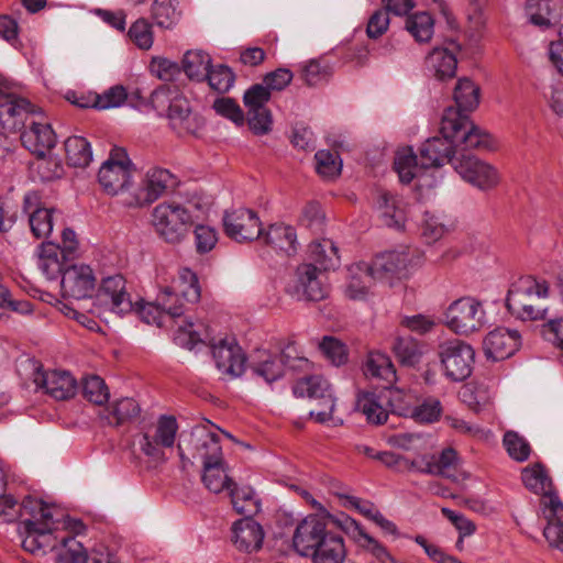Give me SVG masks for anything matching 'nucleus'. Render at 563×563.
I'll return each instance as SVG.
<instances>
[{
	"label": "nucleus",
	"instance_id": "f257e3e1",
	"mask_svg": "<svg viewBox=\"0 0 563 563\" xmlns=\"http://www.w3.org/2000/svg\"><path fill=\"white\" fill-rule=\"evenodd\" d=\"M22 509L30 516L21 521L20 534L23 536L22 548L35 555H44L47 550L58 548L57 563H87L89 556L81 542L74 537L54 534L58 530L57 510L42 500L27 496L22 501Z\"/></svg>",
	"mask_w": 563,
	"mask_h": 563
},
{
	"label": "nucleus",
	"instance_id": "f03ea898",
	"mask_svg": "<svg viewBox=\"0 0 563 563\" xmlns=\"http://www.w3.org/2000/svg\"><path fill=\"white\" fill-rule=\"evenodd\" d=\"M453 135L441 133V136L428 139L420 147L419 161L411 147L399 150L396 153L394 168L404 184H409L420 170L430 167H440L445 163L453 166L457 157Z\"/></svg>",
	"mask_w": 563,
	"mask_h": 563
},
{
	"label": "nucleus",
	"instance_id": "7ed1b4c3",
	"mask_svg": "<svg viewBox=\"0 0 563 563\" xmlns=\"http://www.w3.org/2000/svg\"><path fill=\"white\" fill-rule=\"evenodd\" d=\"M548 296L549 284L545 280H539L531 275L521 276L510 285L505 305L516 318L543 320L548 312L544 306Z\"/></svg>",
	"mask_w": 563,
	"mask_h": 563
},
{
	"label": "nucleus",
	"instance_id": "20e7f679",
	"mask_svg": "<svg viewBox=\"0 0 563 563\" xmlns=\"http://www.w3.org/2000/svg\"><path fill=\"white\" fill-rule=\"evenodd\" d=\"M151 104L157 112L166 111L170 128L179 135L197 134L203 119L192 112L189 100L177 89L161 86L151 92Z\"/></svg>",
	"mask_w": 563,
	"mask_h": 563
},
{
	"label": "nucleus",
	"instance_id": "39448f33",
	"mask_svg": "<svg viewBox=\"0 0 563 563\" xmlns=\"http://www.w3.org/2000/svg\"><path fill=\"white\" fill-rule=\"evenodd\" d=\"M440 133L453 135L459 156L466 154L465 152L470 150H490L493 147L492 136L476 126L467 114H461L453 107L444 110Z\"/></svg>",
	"mask_w": 563,
	"mask_h": 563
},
{
	"label": "nucleus",
	"instance_id": "423d86ee",
	"mask_svg": "<svg viewBox=\"0 0 563 563\" xmlns=\"http://www.w3.org/2000/svg\"><path fill=\"white\" fill-rule=\"evenodd\" d=\"M211 428L218 429L207 421L194 427L189 434H181L178 452L184 466L186 463L192 464V460H200L205 465L223 459L220 438Z\"/></svg>",
	"mask_w": 563,
	"mask_h": 563
},
{
	"label": "nucleus",
	"instance_id": "0eeeda50",
	"mask_svg": "<svg viewBox=\"0 0 563 563\" xmlns=\"http://www.w3.org/2000/svg\"><path fill=\"white\" fill-rule=\"evenodd\" d=\"M201 297V288L197 275L189 268L178 269L170 285L164 286L158 292V302L170 311V318L185 314L189 306L197 303Z\"/></svg>",
	"mask_w": 563,
	"mask_h": 563
},
{
	"label": "nucleus",
	"instance_id": "6e6552de",
	"mask_svg": "<svg viewBox=\"0 0 563 563\" xmlns=\"http://www.w3.org/2000/svg\"><path fill=\"white\" fill-rule=\"evenodd\" d=\"M134 169L125 148L114 146L99 169L98 181L104 192L111 196L120 195L121 200L124 195L133 194L129 191V187Z\"/></svg>",
	"mask_w": 563,
	"mask_h": 563
},
{
	"label": "nucleus",
	"instance_id": "1a4fd4ad",
	"mask_svg": "<svg viewBox=\"0 0 563 563\" xmlns=\"http://www.w3.org/2000/svg\"><path fill=\"white\" fill-rule=\"evenodd\" d=\"M156 233L168 243L180 242L194 224L190 211L177 202H162L152 213Z\"/></svg>",
	"mask_w": 563,
	"mask_h": 563
},
{
	"label": "nucleus",
	"instance_id": "9d476101",
	"mask_svg": "<svg viewBox=\"0 0 563 563\" xmlns=\"http://www.w3.org/2000/svg\"><path fill=\"white\" fill-rule=\"evenodd\" d=\"M438 356L444 376L451 382L466 379L473 371L475 351L460 339L444 341L438 345Z\"/></svg>",
	"mask_w": 563,
	"mask_h": 563
},
{
	"label": "nucleus",
	"instance_id": "9b49d317",
	"mask_svg": "<svg viewBox=\"0 0 563 563\" xmlns=\"http://www.w3.org/2000/svg\"><path fill=\"white\" fill-rule=\"evenodd\" d=\"M177 186L178 179L174 174L168 169L154 167L146 173L144 187L136 188L133 194L124 195L121 203L129 208L148 206Z\"/></svg>",
	"mask_w": 563,
	"mask_h": 563
},
{
	"label": "nucleus",
	"instance_id": "f8f14e48",
	"mask_svg": "<svg viewBox=\"0 0 563 563\" xmlns=\"http://www.w3.org/2000/svg\"><path fill=\"white\" fill-rule=\"evenodd\" d=\"M308 365L307 358L291 356L288 351L272 353L266 350H257L252 356L250 369L255 376L272 384L284 376L286 368L296 369Z\"/></svg>",
	"mask_w": 563,
	"mask_h": 563
},
{
	"label": "nucleus",
	"instance_id": "ddd939ff",
	"mask_svg": "<svg viewBox=\"0 0 563 563\" xmlns=\"http://www.w3.org/2000/svg\"><path fill=\"white\" fill-rule=\"evenodd\" d=\"M298 397H308L317 401V408L310 411L318 422H325L332 418L335 398L328 380L321 375L306 376L297 380L292 387Z\"/></svg>",
	"mask_w": 563,
	"mask_h": 563
},
{
	"label": "nucleus",
	"instance_id": "4468645a",
	"mask_svg": "<svg viewBox=\"0 0 563 563\" xmlns=\"http://www.w3.org/2000/svg\"><path fill=\"white\" fill-rule=\"evenodd\" d=\"M446 325L457 334H470L482 329L485 310L473 297H462L453 301L445 312Z\"/></svg>",
	"mask_w": 563,
	"mask_h": 563
},
{
	"label": "nucleus",
	"instance_id": "2eb2a0df",
	"mask_svg": "<svg viewBox=\"0 0 563 563\" xmlns=\"http://www.w3.org/2000/svg\"><path fill=\"white\" fill-rule=\"evenodd\" d=\"M38 111L27 99L0 88V125L3 131H21Z\"/></svg>",
	"mask_w": 563,
	"mask_h": 563
},
{
	"label": "nucleus",
	"instance_id": "dca6fc26",
	"mask_svg": "<svg viewBox=\"0 0 563 563\" xmlns=\"http://www.w3.org/2000/svg\"><path fill=\"white\" fill-rule=\"evenodd\" d=\"M222 224L227 236L240 243L260 239L263 234L257 213L246 208L224 211Z\"/></svg>",
	"mask_w": 563,
	"mask_h": 563
},
{
	"label": "nucleus",
	"instance_id": "f3484780",
	"mask_svg": "<svg viewBox=\"0 0 563 563\" xmlns=\"http://www.w3.org/2000/svg\"><path fill=\"white\" fill-rule=\"evenodd\" d=\"M311 263L300 264L296 269V280L286 291L297 300L320 301L328 297L329 289L320 279V272Z\"/></svg>",
	"mask_w": 563,
	"mask_h": 563
},
{
	"label": "nucleus",
	"instance_id": "a211bd4d",
	"mask_svg": "<svg viewBox=\"0 0 563 563\" xmlns=\"http://www.w3.org/2000/svg\"><path fill=\"white\" fill-rule=\"evenodd\" d=\"M20 132L22 145L38 158H43L56 144V134L41 111Z\"/></svg>",
	"mask_w": 563,
	"mask_h": 563
},
{
	"label": "nucleus",
	"instance_id": "6ab92c4d",
	"mask_svg": "<svg viewBox=\"0 0 563 563\" xmlns=\"http://www.w3.org/2000/svg\"><path fill=\"white\" fill-rule=\"evenodd\" d=\"M453 168L464 180L482 190L492 189L499 183L497 169L471 154L457 156Z\"/></svg>",
	"mask_w": 563,
	"mask_h": 563
},
{
	"label": "nucleus",
	"instance_id": "aec40b11",
	"mask_svg": "<svg viewBox=\"0 0 563 563\" xmlns=\"http://www.w3.org/2000/svg\"><path fill=\"white\" fill-rule=\"evenodd\" d=\"M521 479L527 489L536 495H540V506L543 516L553 510V505L563 504L554 489L553 482L548 474L545 466L540 463H533L525 467L521 472Z\"/></svg>",
	"mask_w": 563,
	"mask_h": 563
},
{
	"label": "nucleus",
	"instance_id": "412c9836",
	"mask_svg": "<svg viewBox=\"0 0 563 563\" xmlns=\"http://www.w3.org/2000/svg\"><path fill=\"white\" fill-rule=\"evenodd\" d=\"M412 265L413 253L409 249L380 253L368 264L377 280L389 283L406 277L408 268Z\"/></svg>",
	"mask_w": 563,
	"mask_h": 563
},
{
	"label": "nucleus",
	"instance_id": "4be33fe9",
	"mask_svg": "<svg viewBox=\"0 0 563 563\" xmlns=\"http://www.w3.org/2000/svg\"><path fill=\"white\" fill-rule=\"evenodd\" d=\"M329 532L323 519L317 515L307 516L295 530L294 549L302 556H313Z\"/></svg>",
	"mask_w": 563,
	"mask_h": 563
},
{
	"label": "nucleus",
	"instance_id": "5701e85b",
	"mask_svg": "<svg viewBox=\"0 0 563 563\" xmlns=\"http://www.w3.org/2000/svg\"><path fill=\"white\" fill-rule=\"evenodd\" d=\"M95 287L96 277L88 265L73 264L63 272L60 288L64 297L75 300L90 298Z\"/></svg>",
	"mask_w": 563,
	"mask_h": 563
},
{
	"label": "nucleus",
	"instance_id": "b1692460",
	"mask_svg": "<svg viewBox=\"0 0 563 563\" xmlns=\"http://www.w3.org/2000/svg\"><path fill=\"white\" fill-rule=\"evenodd\" d=\"M97 298L118 314L131 312L134 308L131 296L126 290V280L121 274L103 278Z\"/></svg>",
	"mask_w": 563,
	"mask_h": 563
},
{
	"label": "nucleus",
	"instance_id": "393cba45",
	"mask_svg": "<svg viewBox=\"0 0 563 563\" xmlns=\"http://www.w3.org/2000/svg\"><path fill=\"white\" fill-rule=\"evenodd\" d=\"M178 430L177 420L173 416H162L156 426L155 434L151 437L144 433L140 441L141 451L156 461L163 460L164 452L161 448H172L175 443Z\"/></svg>",
	"mask_w": 563,
	"mask_h": 563
},
{
	"label": "nucleus",
	"instance_id": "a878e982",
	"mask_svg": "<svg viewBox=\"0 0 563 563\" xmlns=\"http://www.w3.org/2000/svg\"><path fill=\"white\" fill-rule=\"evenodd\" d=\"M210 346L217 368L223 375L234 378L243 374L246 357L234 339H222L218 343L210 342Z\"/></svg>",
	"mask_w": 563,
	"mask_h": 563
},
{
	"label": "nucleus",
	"instance_id": "bb28decb",
	"mask_svg": "<svg viewBox=\"0 0 563 563\" xmlns=\"http://www.w3.org/2000/svg\"><path fill=\"white\" fill-rule=\"evenodd\" d=\"M335 523L350 536L363 550L371 553L379 563H398L387 548L378 540L369 536L363 527L353 518L344 516L335 520Z\"/></svg>",
	"mask_w": 563,
	"mask_h": 563
},
{
	"label": "nucleus",
	"instance_id": "cd10ccee",
	"mask_svg": "<svg viewBox=\"0 0 563 563\" xmlns=\"http://www.w3.org/2000/svg\"><path fill=\"white\" fill-rule=\"evenodd\" d=\"M34 383L37 387L44 388L45 393L56 400L73 398L77 391V382L66 371H41L34 374Z\"/></svg>",
	"mask_w": 563,
	"mask_h": 563
},
{
	"label": "nucleus",
	"instance_id": "c85d7f7f",
	"mask_svg": "<svg viewBox=\"0 0 563 563\" xmlns=\"http://www.w3.org/2000/svg\"><path fill=\"white\" fill-rule=\"evenodd\" d=\"M521 344V336L517 330L497 328L484 339V353L487 358L503 361L512 356Z\"/></svg>",
	"mask_w": 563,
	"mask_h": 563
},
{
	"label": "nucleus",
	"instance_id": "c756f323",
	"mask_svg": "<svg viewBox=\"0 0 563 563\" xmlns=\"http://www.w3.org/2000/svg\"><path fill=\"white\" fill-rule=\"evenodd\" d=\"M23 211L29 216L33 235L37 239L47 238L53 230L54 209L42 207L40 195L30 191L24 195Z\"/></svg>",
	"mask_w": 563,
	"mask_h": 563
},
{
	"label": "nucleus",
	"instance_id": "7c9ffc66",
	"mask_svg": "<svg viewBox=\"0 0 563 563\" xmlns=\"http://www.w3.org/2000/svg\"><path fill=\"white\" fill-rule=\"evenodd\" d=\"M234 545L245 552L257 551L262 548L264 531L262 526L252 518L236 521L232 528Z\"/></svg>",
	"mask_w": 563,
	"mask_h": 563
},
{
	"label": "nucleus",
	"instance_id": "2f4dec72",
	"mask_svg": "<svg viewBox=\"0 0 563 563\" xmlns=\"http://www.w3.org/2000/svg\"><path fill=\"white\" fill-rule=\"evenodd\" d=\"M261 238L267 245L288 256L297 252V234L291 225L282 222L271 224Z\"/></svg>",
	"mask_w": 563,
	"mask_h": 563
},
{
	"label": "nucleus",
	"instance_id": "473e14b6",
	"mask_svg": "<svg viewBox=\"0 0 563 563\" xmlns=\"http://www.w3.org/2000/svg\"><path fill=\"white\" fill-rule=\"evenodd\" d=\"M457 452L452 448H446L439 455H431L426 460L424 467L420 468V472L457 481Z\"/></svg>",
	"mask_w": 563,
	"mask_h": 563
},
{
	"label": "nucleus",
	"instance_id": "72a5a7b5",
	"mask_svg": "<svg viewBox=\"0 0 563 563\" xmlns=\"http://www.w3.org/2000/svg\"><path fill=\"white\" fill-rule=\"evenodd\" d=\"M426 66L438 80L444 81L455 76L457 59L449 49L435 47L426 57Z\"/></svg>",
	"mask_w": 563,
	"mask_h": 563
},
{
	"label": "nucleus",
	"instance_id": "f704fd0d",
	"mask_svg": "<svg viewBox=\"0 0 563 563\" xmlns=\"http://www.w3.org/2000/svg\"><path fill=\"white\" fill-rule=\"evenodd\" d=\"M309 260L319 269H334L340 263L338 247L332 240H316L309 245Z\"/></svg>",
	"mask_w": 563,
	"mask_h": 563
},
{
	"label": "nucleus",
	"instance_id": "c9c22d12",
	"mask_svg": "<svg viewBox=\"0 0 563 563\" xmlns=\"http://www.w3.org/2000/svg\"><path fill=\"white\" fill-rule=\"evenodd\" d=\"M375 279L374 274L369 271L368 263L361 262L352 265L345 290L346 296L353 300L363 299Z\"/></svg>",
	"mask_w": 563,
	"mask_h": 563
},
{
	"label": "nucleus",
	"instance_id": "e433bc0d",
	"mask_svg": "<svg viewBox=\"0 0 563 563\" xmlns=\"http://www.w3.org/2000/svg\"><path fill=\"white\" fill-rule=\"evenodd\" d=\"M233 509L245 518H252L260 511L261 503L250 486L239 487L235 482L228 489Z\"/></svg>",
	"mask_w": 563,
	"mask_h": 563
},
{
	"label": "nucleus",
	"instance_id": "4c0bfd02",
	"mask_svg": "<svg viewBox=\"0 0 563 563\" xmlns=\"http://www.w3.org/2000/svg\"><path fill=\"white\" fill-rule=\"evenodd\" d=\"M481 89L470 78H460L454 88L453 98L456 103L454 110L466 114L475 110L479 103Z\"/></svg>",
	"mask_w": 563,
	"mask_h": 563
},
{
	"label": "nucleus",
	"instance_id": "58836bf2",
	"mask_svg": "<svg viewBox=\"0 0 563 563\" xmlns=\"http://www.w3.org/2000/svg\"><path fill=\"white\" fill-rule=\"evenodd\" d=\"M312 558L314 563H343L346 558L343 538L329 532Z\"/></svg>",
	"mask_w": 563,
	"mask_h": 563
},
{
	"label": "nucleus",
	"instance_id": "ea45409f",
	"mask_svg": "<svg viewBox=\"0 0 563 563\" xmlns=\"http://www.w3.org/2000/svg\"><path fill=\"white\" fill-rule=\"evenodd\" d=\"M376 207L385 225L398 229L404 225V211L399 207V200L396 196L387 191H379L376 198Z\"/></svg>",
	"mask_w": 563,
	"mask_h": 563
},
{
	"label": "nucleus",
	"instance_id": "a19ab883",
	"mask_svg": "<svg viewBox=\"0 0 563 563\" xmlns=\"http://www.w3.org/2000/svg\"><path fill=\"white\" fill-rule=\"evenodd\" d=\"M202 482L212 493L219 494L233 486V479L227 474L224 460L214 461L203 465Z\"/></svg>",
	"mask_w": 563,
	"mask_h": 563
},
{
	"label": "nucleus",
	"instance_id": "79ce46f5",
	"mask_svg": "<svg viewBox=\"0 0 563 563\" xmlns=\"http://www.w3.org/2000/svg\"><path fill=\"white\" fill-rule=\"evenodd\" d=\"M59 254V246L52 242L42 243L40 246L38 267L47 279H56L65 271Z\"/></svg>",
	"mask_w": 563,
	"mask_h": 563
},
{
	"label": "nucleus",
	"instance_id": "37998d69",
	"mask_svg": "<svg viewBox=\"0 0 563 563\" xmlns=\"http://www.w3.org/2000/svg\"><path fill=\"white\" fill-rule=\"evenodd\" d=\"M151 16L159 27H174L181 16V11L178 10V0H154L151 7Z\"/></svg>",
	"mask_w": 563,
	"mask_h": 563
},
{
	"label": "nucleus",
	"instance_id": "c03bdc74",
	"mask_svg": "<svg viewBox=\"0 0 563 563\" xmlns=\"http://www.w3.org/2000/svg\"><path fill=\"white\" fill-rule=\"evenodd\" d=\"M67 163L74 167L84 168L92 159L90 143L82 136H69L65 143Z\"/></svg>",
	"mask_w": 563,
	"mask_h": 563
},
{
	"label": "nucleus",
	"instance_id": "a18cd8bd",
	"mask_svg": "<svg viewBox=\"0 0 563 563\" xmlns=\"http://www.w3.org/2000/svg\"><path fill=\"white\" fill-rule=\"evenodd\" d=\"M211 62L210 55L203 51H188L183 58V69L189 79L203 81L212 67Z\"/></svg>",
	"mask_w": 563,
	"mask_h": 563
},
{
	"label": "nucleus",
	"instance_id": "49530a36",
	"mask_svg": "<svg viewBox=\"0 0 563 563\" xmlns=\"http://www.w3.org/2000/svg\"><path fill=\"white\" fill-rule=\"evenodd\" d=\"M364 373L380 378L388 384L396 379V369L389 356L382 352H371L364 366Z\"/></svg>",
	"mask_w": 563,
	"mask_h": 563
},
{
	"label": "nucleus",
	"instance_id": "de8ad7c7",
	"mask_svg": "<svg viewBox=\"0 0 563 563\" xmlns=\"http://www.w3.org/2000/svg\"><path fill=\"white\" fill-rule=\"evenodd\" d=\"M391 350L398 362L405 366L417 365L422 356L419 342L410 335L395 338Z\"/></svg>",
	"mask_w": 563,
	"mask_h": 563
},
{
	"label": "nucleus",
	"instance_id": "09e8293b",
	"mask_svg": "<svg viewBox=\"0 0 563 563\" xmlns=\"http://www.w3.org/2000/svg\"><path fill=\"white\" fill-rule=\"evenodd\" d=\"M547 526L543 536L550 547L563 552V504L556 501L551 512H545Z\"/></svg>",
	"mask_w": 563,
	"mask_h": 563
},
{
	"label": "nucleus",
	"instance_id": "8fccbe9b",
	"mask_svg": "<svg viewBox=\"0 0 563 563\" xmlns=\"http://www.w3.org/2000/svg\"><path fill=\"white\" fill-rule=\"evenodd\" d=\"M356 407L362 411L368 422L383 424L387 421L388 412L383 407L380 396L375 393H362L357 397Z\"/></svg>",
	"mask_w": 563,
	"mask_h": 563
},
{
	"label": "nucleus",
	"instance_id": "3c124183",
	"mask_svg": "<svg viewBox=\"0 0 563 563\" xmlns=\"http://www.w3.org/2000/svg\"><path fill=\"white\" fill-rule=\"evenodd\" d=\"M434 21L428 12H416L406 19L405 27L418 43H428L433 35Z\"/></svg>",
	"mask_w": 563,
	"mask_h": 563
},
{
	"label": "nucleus",
	"instance_id": "603ef678",
	"mask_svg": "<svg viewBox=\"0 0 563 563\" xmlns=\"http://www.w3.org/2000/svg\"><path fill=\"white\" fill-rule=\"evenodd\" d=\"M401 411L405 415H411V418L419 423H433L440 419L443 408L438 398L428 397L421 404L415 405L413 409L402 408Z\"/></svg>",
	"mask_w": 563,
	"mask_h": 563
},
{
	"label": "nucleus",
	"instance_id": "864d4df0",
	"mask_svg": "<svg viewBox=\"0 0 563 563\" xmlns=\"http://www.w3.org/2000/svg\"><path fill=\"white\" fill-rule=\"evenodd\" d=\"M141 412L139 404L133 398H122L113 404L108 417L109 423L121 426L137 418Z\"/></svg>",
	"mask_w": 563,
	"mask_h": 563
},
{
	"label": "nucleus",
	"instance_id": "5fc2aeb1",
	"mask_svg": "<svg viewBox=\"0 0 563 563\" xmlns=\"http://www.w3.org/2000/svg\"><path fill=\"white\" fill-rule=\"evenodd\" d=\"M526 11L534 25L549 27L553 23L551 0H527Z\"/></svg>",
	"mask_w": 563,
	"mask_h": 563
},
{
	"label": "nucleus",
	"instance_id": "6e6d98bb",
	"mask_svg": "<svg viewBox=\"0 0 563 563\" xmlns=\"http://www.w3.org/2000/svg\"><path fill=\"white\" fill-rule=\"evenodd\" d=\"M82 395L88 401L99 406L106 404L110 396L104 380L97 375L84 379Z\"/></svg>",
	"mask_w": 563,
	"mask_h": 563
},
{
	"label": "nucleus",
	"instance_id": "4d7b16f0",
	"mask_svg": "<svg viewBox=\"0 0 563 563\" xmlns=\"http://www.w3.org/2000/svg\"><path fill=\"white\" fill-rule=\"evenodd\" d=\"M206 79L208 80L211 89L220 93H224L233 86L235 76L230 67L225 65H217L209 69L205 80Z\"/></svg>",
	"mask_w": 563,
	"mask_h": 563
},
{
	"label": "nucleus",
	"instance_id": "13d9d810",
	"mask_svg": "<svg viewBox=\"0 0 563 563\" xmlns=\"http://www.w3.org/2000/svg\"><path fill=\"white\" fill-rule=\"evenodd\" d=\"M128 35L140 49H150L154 42L152 24L144 18L137 19L130 26Z\"/></svg>",
	"mask_w": 563,
	"mask_h": 563
},
{
	"label": "nucleus",
	"instance_id": "bf43d9fd",
	"mask_svg": "<svg viewBox=\"0 0 563 563\" xmlns=\"http://www.w3.org/2000/svg\"><path fill=\"white\" fill-rule=\"evenodd\" d=\"M316 169L322 177L333 178L341 173L342 162L336 153L321 150L314 155Z\"/></svg>",
	"mask_w": 563,
	"mask_h": 563
},
{
	"label": "nucleus",
	"instance_id": "052dcab7",
	"mask_svg": "<svg viewBox=\"0 0 563 563\" xmlns=\"http://www.w3.org/2000/svg\"><path fill=\"white\" fill-rule=\"evenodd\" d=\"M213 110L217 114L231 120L238 126L244 124L245 117L238 102L229 97H220L213 101Z\"/></svg>",
	"mask_w": 563,
	"mask_h": 563
},
{
	"label": "nucleus",
	"instance_id": "680f3d73",
	"mask_svg": "<svg viewBox=\"0 0 563 563\" xmlns=\"http://www.w3.org/2000/svg\"><path fill=\"white\" fill-rule=\"evenodd\" d=\"M504 445L508 454L518 462L528 460L531 452L528 441L515 431H507L505 433Z\"/></svg>",
	"mask_w": 563,
	"mask_h": 563
},
{
	"label": "nucleus",
	"instance_id": "e2e57ef3",
	"mask_svg": "<svg viewBox=\"0 0 563 563\" xmlns=\"http://www.w3.org/2000/svg\"><path fill=\"white\" fill-rule=\"evenodd\" d=\"M271 99V91L262 84L251 86L243 96L244 106L247 112L267 109L266 103Z\"/></svg>",
	"mask_w": 563,
	"mask_h": 563
},
{
	"label": "nucleus",
	"instance_id": "0e129e2a",
	"mask_svg": "<svg viewBox=\"0 0 563 563\" xmlns=\"http://www.w3.org/2000/svg\"><path fill=\"white\" fill-rule=\"evenodd\" d=\"M319 349L336 366L344 364L347 360L345 345L333 336H324L319 344Z\"/></svg>",
	"mask_w": 563,
	"mask_h": 563
},
{
	"label": "nucleus",
	"instance_id": "69168bd1",
	"mask_svg": "<svg viewBox=\"0 0 563 563\" xmlns=\"http://www.w3.org/2000/svg\"><path fill=\"white\" fill-rule=\"evenodd\" d=\"M140 318L147 324L162 327L164 318L170 317V311L158 302V295L154 302H146L137 307Z\"/></svg>",
	"mask_w": 563,
	"mask_h": 563
},
{
	"label": "nucleus",
	"instance_id": "338daca9",
	"mask_svg": "<svg viewBox=\"0 0 563 563\" xmlns=\"http://www.w3.org/2000/svg\"><path fill=\"white\" fill-rule=\"evenodd\" d=\"M324 213L318 202H309L302 210L300 222L314 233L322 232L324 225Z\"/></svg>",
	"mask_w": 563,
	"mask_h": 563
},
{
	"label": "nucleus",
	"instance_id": "774afa93",
	"mask_svg": "<svg viewBox=\"0 0 563 563\" xmlns=\"http://www.w3.org/2000/svg\"><path fill=\"white\" fill-rule=\"evenodd\" d=\"M331 73L327 66L318 60H310L301 68L300 77L308 86H318L328 81Z\"/></svg>",
	"mask_w": 563,
	"mask_h": 563
}]
</instances>
